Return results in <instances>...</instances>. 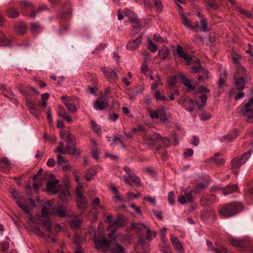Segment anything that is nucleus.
Here are the masks:
<instances>
[{
	"label": "nucleus",
	"mask_w": 253,
	"mask_h": 253,
	"mask_svg": "<svg viewBox=\"0 0 253 253\" xmlns=\"http://www.w3.org/2000/svg\"><path fill=\"white\" fill-rule=\"evenodd\" d=\"M242 205L238 202H231L224 205L219 211L222 218L234 216L242 210Z\"/></svg>",
	"instance_id": "nucleus-1"
},
{
	"label": "nucleus",
	"mask_w": 253,
	"mask_h": 253,
	"mask_svg": "<svg viewBox=\"0 0 253 253\" xmlns=\"http://www.w3.org/2000/svg\"><path fill=\"white\" fill-rule=\"evenodd\" d=\"M252 153V150H249L244 153L241 157H236L231 161V169L235 174H239L240 167L250 158Z\"/></svg>",
	"instance_id": "nucleus-2"
},
{
	"label": "nucleus",
	"mask_w": 253,
	"mask_h": 253,
	"mask_svg": "<svg viewBox=\"0 0 253 253\" xmlns=\"http://www.w3.org/2000/svg\"><path fill=\"white\" fill-rule=\"evenodd\" d=\"M49 213V208L43 206L42 209L41 215L38 216V223L41 224L46 229L47 232H50L52 228V224L51 221L49 219L48 215Z\"/></svg>",
	"instance_id": "nucleus-3"
},
{
	"label": "nucleus",
	"mask_w": 253,
	"mask_h": 253,
	"mask_svg": "<svg viewBox=\"0 0 253 253\" xmlns=\"http://www.w3.org/2000/svg\"><path fill=\"white\" fill-rule=\"evenodd\" d=\"M209 90L204 86H200L195 92L197 99V105L199 109H201L205 104L207 97L205 93L209 92Z\"/></svg>",
	"instance_id": "nucleus-4"
},
{
	"label": "nucleus",
	"mask_w": 253,
	"mask_h": 253,
	"mask_svg": "<svg viewBox=\"0 0 253 253\" xmlns=\"http://www.w3.org/2000/svg\"><path fill=\"white\" fill-rule=\"evenodd\" d=\"M83 187L79 185L76 187V193L77 198V206L79 209L85 210L87 208L88 202L86 198L83 196Z\"/></svg>",
	"instance_id": "nucleus-5"
},
{
	"label": "nucleus",
	"mask_w": 253,
	"mask_h": 253,
	"mask_svg": "<svg viewBox=\"0 0 253 253\" xmlns=\"http://www.w3.org/2000/svg\"><path fill=\"white\" fill-rule=\"evenodd\" d=\"M11 194L12 198L16 200V203L18 206L26 213L31 217V214L30 213V209L27 202L23 199V197L19 198L18 192L16 190H13L11 192Z\"/></svg>",
	"instance_id": "nucleus-6"
},
{
	"label": "nucleus",
	"mask_w": 253,
	"mask_h": 253,
	"mask_svg": "<svg viewBox=\"0 0 253 253\" xmlns=\"http://www.w3.org/2000/svg\"><path fill=\"white\" fill-rule=\"evenodd\" d=\"M93 242L97 250H101L104 253H109L111 242L105 238H98L94 237Z\"/></svg>",
	"instance_id": "nucleus-7"
},
{
	"label": "nucleus",
	"mask_w": 253,
	"mask_h": 253,
	"mask_svg": "<svg viewBox=\"0 0 253 253\" xmlns=\"http://www.w3.org/2000/svg\"><path fill=\"white\" fill-rule=\"evenodd\" d=\"M167 112H150V116L153 119L159 120L164 123L168 122L171 117L170 113Z\"/></svg>",
	"instance_id": "nucleus-8"
},
{
	"label": "nucleus",
	"mask_w": 253,
	"mask_h": 253,
	"mask_svg": "<svg viewBox=\"0 0 253 253\" xmlns=\"http://www.w3.org/2000/svg\"><path fill=\"white\" fill-rule=\"evenodd\" d=\"M101 70L107 79L111 83H114L118 80L117 73L108 67H102Z\"/></svg>",
	"instance_id": "nucleus-9"
},
{
	"label": "nucleus",
	"mask_w": 253,
	"mask_h": 253,
	"mask_svg": "<svg viewBox=\"0 0 253 253\" xmlns=\"http://www.w3.org/2000/svg\"><path fill=\"white\" fill-rule=\"evenodd\" d=\"M59 181L55 178H52L46 183V188L48 191L55 194L60 191V188L58 185Z\"/></svg>",
	"instance_id": "nucleus-10"
},
{
	"label": "nucleus",
	"mask_w": 253,
	"mask_h": 253,
	"mask_svg": "<svg viewBox=\"0 0 253 253\" xmlns=\"http://www.w3.org/2000/svg\"><path fill=\"white\" fill-rule=\"evenodd\" d=\"M93 106L95 110L105 109L108 106L107 94H105L104 95L98 97L94 103Z\"/></svg>",
	"instance_id": "nucleus-11"
},
{
	"label": "nucleus",
	"mask_w": 253,
	"mask_h": 253,
	"mask_svg": "<svg viewBox=\"0 0 253 253\" xmlns=\"http://www.w3.org/2000/svg\"><path fill=\"white\" fill-rule=\"evenodd\" d=\"M161 138V136L159 134L154 133L152 134L145 135L144 136L143 139L145 143L149 146H154L158 141V140Z\"/></svg>",
	"instance_id": "nucleus-12"
},
{
	"label": "nucleus",
	"mask_w": 253,
	"mask_h": 253,
	"mask_svg": "<svg viewBox=\"0 0 253 253\" xmlns=\"http://www.w3.org/2000/svg\"><path fill=\"white\" fill-rule=\"evenodd\" d=\"M61 98L69 111H76L79 109V107L75 104V102H73L74 98L72 97L63 95Z\"/></svg>",
	"instance_id": "nucleus-13"
},
{
	"label": "nucleus",
	"mask_w": 253,
	"mask_h": 253,
	"mask_svg": "<svg viewBox=\"0 0 253 253\" xmlns=\"http://www.w3.org/2000/svg\"><path fill=\"white\" fill-rule=\"evenodd\" d=\"M216 200L214 195H205L203 196L200 200V204L203 207H207L213 204Z\"/></svg>",
	"instance_id": "nucleus-14"
},
{
	"label": "nucleus",
	"mask_w": 253,
	"mask_h": 253,
	"mask_svg": "<svg viewBox=\"0 0 253 253\" xmlns=\"http://www.w3.org/2000/svg\"><path fill=\"white\" fill-rule=\"evenodd\" d=\"M130 175L127 178L126 176L124 177V181L125 183L131 185L130 180L133 182L136 186H140L141 184L140 178L138 177L134 173L130 174Z\"/></svg>",
	"instance_id": "nucleus-15"
},
{
	"label": "nucleus",
	"mask_w": 253,
	"mask_h": 253,
	"mask_svg": "<svg viewBox=\"0 0 253 253\" xmlns=\"http://www.w3.org/2000/svg\"><path fill=\"white\" fill-rule=\"evenodd\" d=\"M66 206L63 205V204H60L55 206L53 208L51 213L56 214L61 217H65L66 215Z\"/></svg>",
	"instance_id": "nucleus-16"
},
{
	"label": "nucleus",
	"mask_w": 253,
	"mask_h": 253,
	"mask_svg": "<svg viewBox=\"0 0 253 253\" xmlns=\"http://www.w3.org/2000/svg\"><path fill=\"white\" fill-rule=\"evenodd\" d=\"M127 222V219L126 216L119 214L117 215L116 219L114 221L112 228L123 227L126 225Z\"/></svg>",
	"instance_id": "nucleus-17"
},
{
	"label": "nucleus",
	"mask_w": 253,
	"mask_h": 253,
	"mask_svg": "<svg viewBox=\"0 0 253 253\" xmlns=\"http://www.w3.org/2000/svg\"><path fill=\"white\" fill-rule=\"evenodd\" d=\"M170 241L177 253H184L182 245L176 236H171L170 237Z\"/></svg>",
	"instance_id": "nucleus-18"
},
{
	"label": "nucleus",
	"mask_w": 253,
	"mask_h": 253,
	"mask_svg": "<svg viewBox=\"0 0 253 253\" xmlns=\"http://www.w3.org/2000/svg\"><path fill=\"white\" fill-rule=\"evenodd\" d=\"M178 201L181 204L191 203L193 201V197L190 193L184 191L183 194L180 193V195L178 198Z\"/></svg>",
	"instance_id": "nucleus-19"
},
{
	"label": "nucleus",
	"mask_w": 253,
	"mask_h": 253,
	"mask_svg": "<svg viewBox=\"0 0 253 253\" xmlns=\"http://www.w3.org/2000/svg\"><path fill=\"white\" fill-rule=\"evenodd\" d=\"M75 145L76 142L67 144L65 148L66 153H68L71 155L79 156L81 154V152L76 149Z\"/></svg>",
	"instance_id": "nucleus-20"
},
{
	"label": "nucleus",
	"mask_w": 253,
	"mask_h": 253,
	"mask_svg": "<svg viewBox=\"0 0 253 253\" xmlns=\"http://www.w3.org/2000/svg\"><path fill=\"white\" fill-rule=\"evenodd\" d=\"M125 16L129 19V21L135 23L136 28H140V25L136 18L135 13L131 10L126 9L124 11Z\"/></svg>",
	"instance_id": "nucleus-21"
},
{
	"label": "nucleus",
	"mask_w": 253,
	"mask_h": 253,
	"mask_svg": "<svg viewBox=\"0 0 253 253\" xmlns=\"http://www.w3.org/2000/svg\"><path fill=\"white\" fill-rule=\"evenodd\" d=\"M229 241H230L231 245L236 248H243L245 247L247 245L246 240L243 239L231 237L229 238Z\"/></svg>",
	"instance_id": "nucleus-22"
},
{
	"label": "nucleus",
	"mask_w": 253,
	"mask_h": 253,
	"mask_svg": "<svg viewBox=\"0 0 253 253\" xmlns=\"http://www.w3.org/2000/svg\"><path fill=\"white\" fill-rule=\"evenodd\" d=\"M180 18L182 21V24L187 28L190 30H194L196 28L199 26L198 23L197 22L193 25H191L189 20L184 14H180Z\"/></svg>",
	"instance_id": "nucleus-23"
},
{
	"label": "nucleus",
	"mask_w": 253,
	"mask_h": 253,
	"mask_svg": "<svg viewBox=\"0 0 253 253\" xmlns=\"http://www.w3.org/2000/svg\"><path fill=\"white\" fill-rule=\"evenodd\" d=\"M10 163L7 158H2L0 161V170L7 173L10 170Z\"/></svg>",
	"instance_id": "nucleus-24"
},
{
	"label": "nucleus",
	"mask_w": 253,
	"mask_h": 253,
	"mask_svg": "<svg viewBox=\"0 0 253 253\" xmlns=\"http://www.w3.org/2000/svg\"><path fill=\"white\" fill-rule=\"evenodd\" d=\"M109 253H125V250L123 246L119 245L118 243L114 244L111 243Z\"/></svg>",
	"instance_id": "nucleus-25"
},
{
	"label": "nucleus",
	"mask_w": 253,
	"mask_h": 253,
	"mask_svg": "<svg viewBox=\"0 0 253 253\" xmlns=\"http://www.w3.org/2000/svg\"><path fill=\"white\" fill-rule=\"evenodd\" d=\"M250 79L248 77H239L235 80V85L239 90H243L246 83L249 82Z\"/></svg>",
	"instance_id": "nucleus-26"
},
{
	"label": "nucleus",
	"mask_w": 253,
	"mask_h": 253,
	"mask_svg": "<svg viewBox=\"0 0 253 253\" xmlns=\"http://www.w3.org/2000/svg\"><path fill=\"white\" fill-rule=\"evenodd\" d=\"M178 77L181 80L184 86L187 87L188 91L193 90L195 89V86L191 84V81L187 79L184 75L180 74Z\"/></svg>",
	"instance_id": "nucleus-27"
},
{
	"label": "nucleus",
	"mask_w": 253,
	"mask_h": 253,
	"mask_svg": "<svg viewBox=\"0 0 253 253\" xmlns=\"http://www.w3.org/2000/svg\"><path fill=\"white\" fill-rule=\"evenodd\" d=\"M99 166H94L89 169L85 173L84 175L85 179L86 181H90L97 172V168Z\"/></svg>",
	"instance_id": "nucleus-28"
},
{
	"label": "nucleus",
	"mask_w": 253,
	"mask_h": 253,
	"mask_svg": "<svg viewBox=\"0 0 253 253\" xmlns=\"http://www.w3.org/2000/svg\"><path fill=\"white\" fill-rule=\"evenodd\" d=\"M142 38V36L140 35L136 39L129 42L126 45V48L130 50L136 49L141 42Z\"/></svg>",
	"instance_id": "nucleus-29"
},
{
	"label": "nucleus",
	"mask_w": 253,
	"mask_h": 253,
	"mask_svg": "<svg viewBox=\"0 0 253 253\" xmlns=\"http://www.w3.org/2000/svg\"><path fill=\"white\" fill-rule=\"evenodd\" d=\"M141 225L146 229V240L148 242L151 241L157 234V232L156 231H152L151 229L148 227L144 225V224H142Z\"/></svg>",
	"instance_id": "nucleus-30"
},
{
	"label": "nucleus",
	"mask_w": 253,
	"mask_h": 253,
	"mask_svg": "<svg viewBox=\"0 0 253 253\" xmlns=\"http://www.w3.org/2000/svg\"><path fill=\"white\" fill-rule=\"evenodd\" d=\"M238 133V130L235 129L231 133L224 135L220 138V140L222 142L231 141L237 137Z\"/></svg>",
	"instance_id": "nucleus-31"
},
{
	"label": "nucleus",
	"mask_w": 253,
	"mask_h": 253,
	"mask_svg": "<svg viewBox=\"0 0 253 253\" xmlns=\"http://www.w3.org/2000/svg\"><path fill=\"white\" fill-rule=\"evenodd\" d=\"M59 198L64 203H66L70 196V193L68 189L65 188L60 190Z\"/></svg>",
	"instance_id": "nucleus-32"
},
{
	"label": "nucleus",
	"mask_w": 253,
	"mask_h": 253,
	"mask_svg": "<svg viewBox=\"0 0 253 253\" xmlns=\"http://www.w3.org/2000/svg\"><path fill=\"white\" fill-rule=\"evenodd\" d=\"M238 189V186L236 184H231L226 186L223 189V193L224 195L232 194Z\"/></svg>",
	"instance_id": "nucleus-33"
},
{
	"label": "nucleus",
	"mask_w": 253,
	"mask_h": 253,
	"mask_svg": "<svg viewBox=\"0 0 253 253\" xmlns=\"http://www.w3.org/2000/svg\"><path fill=\"white\" fill-rule=\"evenodd\" d=\"M240 115L244 116L246 121L250 123H253V112H239Z\"/></svg>",
	"instance_id": "nucleus-34"
},
{
	"label": "nucleus",
	"mask_w": 253,
	"mask_h": 253,
	"mask_svg": "<svg viewBox=\"0 0 253 253\" xmlns=\"http://www.w3.org/2000/svg\"><path fill=\"white\" fill-rule=\"evenodd\" d=\"M100 199L96 197V198H94L92 200V203L91 204V206L93 210H94L96 211V217H97V216L98 215V210H99V207L101 205V204H100Z\"/></svg>",
	"instance_id": "nucleus-35"
},
{
	"label": "nucleus",
	"mask_w": 253,
	"mask_h": 253,
	"mask_svg": "<svg viewBox=\"0 0 253 253\" xmlns=\"http://www.w3.org/2000/svg\"><path fill=\"white\" fill-rule=\"evenodd\" d=\"M212 161L213 163L222 166L224 164V160L221 157V155L219 153H217L214 155L212 158Z\"/></svg>",
	"instance_id": "nucleus-36"
},
{
	"label": "nucleus",
	"mask_w": 253,
	"mask_h": 253,
	"mask_svg": "<svg viewBox=\"0 0 253 253\" xmlns=\"http://www.w3.org/2000/svg\"><path fill=\"white\" fill-rule=\"evenodd\" d=\"M163 83L162 82L161 78L159 75H156V80L151 84V88L153 90L156 91V89L159 85H163Z\"/></svg>",
	"instance_id": "nucleus-37"
},
{
	"label": "nucleus",
	"mask_w": 253,
	"mask_h": 253,
	"mask_svg": "<svg viewBox=\"0 0 253 253\" xmlns=\"http://www.w3.org/2000/svg\"><path fill=\"white\" fill-rule=\"evenodd\" d=\"M57 114L59 117L62 118L68 123H70L72 122V119L66 112H58Z\"/></svg>",
	"instance_id": "nucleus-38"
},
{
	"label": "nucleus",
	"mask_w": 253,
	"mask_h": 253,
	"mask_svg": "<svg viewBox=\"0 0 253 253\" xmlns=\"http://www.w3.org/2000/svg\"><path fill=\"white\" fill-rule=\"evenodd\" d=\"M198 116L202 121H205L210 119L211 115L209 112H199Z\"/></svg>",
	"instance_id": "nucleus-39"
},
{
	"label": "nucleus",
	"mask_w": 253,
	"mask_h": 253,
	"mask_svg": "<svg viewBox=\"0 0 253 253\" xmlns=\"http://www.w3.org/2000/svg\"><path fill=\"white\" fill-rule=\"evenodd\" d=\"M253 109V98H251L244 104V108L242 111H252Z\"/></svg>",
	"instance_id": "nucleus-40"
},
{
	"label": "nucleus",
	"mask_w": 253,
	"mask_h": 253,
	"mask_svg": "<svg viewBox=\"0 0 253 253\" xmlns=\"http://www.w3.org/2000/svg\"><path fill=\"white\" fill-rule=\"evenodd\" d=\"M169 53V50L167 47H164L159 51L160 57L163 59H166Z\"/></svg>",
	"instance_id": "nucleus-41"
},
{
	"label": "nucleus",
	"mask_w": 253,
	"mask_h": 253,
	"mask_svg": "<svg viewBox=\"0 0 253 253\" xmlns=\"http://www.w3.org/2000/svg\"><path fill=\"white\" fill-rule=\"evenodd\" d=\"M236 72L238 78L248 77L247 71L242 66L237 68Z\"/></svg>",
	"instance_id": "nucleus-42"
},
{
	"label": "nucleus",
	"mask_w": 253,
	"mask_h": 253,
	"mask_svg": "<svg viewBox=\"0 0 253 253\" xmlns=\"http://www.w3.org/2000/svg\"><path fill=\"white\" fill-rule=\"evenodd\" d=\"M9 17L11 18H17L19 16V13L14 8H10L7 11Z\"/></svg>",
	"instance_id": "nucleus-43"
},
{
	"label": "nucleus",
	"mask_w": 253,
	"mask_h": 253,
	"mask_svg": "<svg viewBox=\"0 0 253 253\" xmlns=\"http://www.w3.org/2000/svg\"><path fill=\"white\" fill-rule=\"evenodd\" d=\"M234 9L239 12L241 14L244 15L249 18L251 17L252 15L250 12L245 9H242L241 7L238 6H234Z\"/></svg>",
	"instance_id": "nucleus-44"
},
{
	"label": "nucleus",
	"mask_w": 253,
	"mask_h": 253,
	"mask_svg": "<svg viewBox=\"0 0 253 253\" xmlns=\"http://www.w3.org/2000/svg\"><path fill=\"white\" fill-rule=\"evenodd\" d=\"M91 128L93 130L97 135L101 134V130L100 127L97 125L94 121H91Z\"/></svg>",
	"instance_id": "nucleus-45"
},
{
	"label": "nucleus",
	"mask_w": 253,
	"mask_h": 253,
	"mask_svg": "<svg viewBox=\"0 0 253 253\" xmlns=\"http://www.w3.org/2000/svg\"><path fill=\"white\" fill-rule=\"evenodd\" d=\"M206 187L204 183H199L197 184L193 190V192L195 193H200Z\"/></svg>",
	"instance_id": "nucleus-46"
},
{
	"label": "nucleus",
	"mask_w": 253,
	"mask_h": 253,
	"mask_svg": "<svg viewBox=\"0 0 253 253\" xmlns=\"http://www.w3.org/2000/svg\"><path fill=\"white\" fill-rule=\"evenodd\" d=\"M82 222L79 219H76L70 223V226L72 228L77 229L81 225Z\"/></svg>",
	"instance_id": "nucleus-47"
},
{
	"label": "nucleus",
	"mask_w": 253,
	"mask_h": 253,
	"mask_svg": "<svg viewBox=\"0 0 253 253\" xmlns=\"http://www.w3.org/2000/svg\"><path fill=\"white\" fill-rule=\"evenodd\" d=\"M42 100L41 105L42 107H45L47 105V100L49 98V94L47 93H44L42 94Z\"/></svg>",
	"instance_id": "nucleus-48"
},
{
	"label": "nucleus",
	"mask_w": 253,
	"mask_h": 253,
	"mask_svg": "<svg viewBox=\"0 0 253 253\" xmlns=\"http://www.w3.org/2000/svg\"><path fill=\"white\" fill-rule=\"evenodd\" d=\"M211 251L214 252L215 253H227V250L224 247L220 246L217 248H212Z\"/></svg>",
	"instance_id": "nucleus-49"
},
{
	"label": "nucleus",
	"mask_w": 253,
	"mask_h": 253,
	"mask_svg": "<svg viewBox=\"0 0 253 253\" xmlns=\"http://www.w3.org/2000/svg\"><path fill=\"white\" fill-rule=\"evenodd\" d=\"M176 77L173 76L169 78L168 81V86L170 88H172L174 87L176 83Z\"/></svg>",
	"instance_id": "nucleus-50"
},
{
	"label": "nucleus",
	"mask_w": 253,
	"mask_h": 253,
	"mask_svg": "<svg viewBox=\"0 0 253 253\" xmlns=\"http://www.w3.org/2000/svg\"><path fill=\"white\" fill-rule=\"evenodd\" d=\"M154 4L157 11L158 12H161L163 8L161 1L160 0H154Z\"/></svg>",
	"instance_id": "nucleus-51"
},
{
	"label": "nucleus",
	"mask_w": 253,
	"mask_h": 253,
	"mask_svg": "<svg viewBox=\"0 0 253 253\" xmlns=\"http://www.w3.org/2000/svg\"><path fill=\"white\" fill-rule=\"evenodd\" d=\"M155 97L157 100L161 101H167L168 100L167 98L163 95H161L160 92L159 90H156L155 93Z\"/></svg>",
	"instance_id": "nucleus-52"
},
{
	"label": "nucleus",
	"mask_w": 253,
	"mask_h": 253,
	"mask_svg": "<svg viewBox=\"0 0 253 253\" xmlns=\"http://www.w3.org/2000/svg\"><path fill=\"white\" fill-rule=\"evenodd\" d=\"M201 26L200 27V30L206 32L209 31L207 27V22L206 19H203L201 21Z\"/></svg>",
	"instance_id": "nucleus-53"
},
{
	"label": "nucleus",
	"mask_w": 253,
	"mask_h": 253,
	"mask_svg": "<svg viewBox=\"0 0 253 253\" xmlns=\"http://www.w3.org/2000/svg\"><path fill=\"white\" fill-rule=\"evenodd\" d=\"M32 231L37 236L41 237H44V233L38 227H33L32 229Z\"/></svg>",
	"instance_id": "nucleus-54"
},
{
	"label": "nucleus",
	"mask_w": 253,
	"mask_h": 253,
	"mask_svg": "<svg viewBox=\"0 0 253 253\" xmlns=\"http://www.w3.org/2000/svg\"><path fill=\"white\" fill-rule=\"evenodd\" d=\"M26 105L31 109H34L36 107V104L34 101L31 100L29 98H26L25 100Z\"/></svg>",
	"instance_id": "nucleus-55"
},
{
	"label": "nucleus",
	"mask_w": 253,
	"mask_h": 253,
	"mask_svg": "<svg viewBox=\"0 0 253 253\" xmlns=\"http://www.w3.org/2000/svg\"><path fill=\"white\" fill-rule=\"evenodd\" d=\"M64 143L63 142H59V146L56 150L54 151V152H59L63 154H66L65 151L63 150Z\"/></svg>",
	"instance_id": "nucleus-56"
},
{
	"label": "nucleus",
	"mask_w": 253,
	"mask_h": 253,
	"mask_svg": "<svg viewBox=\"0 0 253 253\" xmlns=\"http://www.w3.org/2000/svg\"><path fill=\"white\" fill-rule=\"evenodd\" d=\"M148 48L152 52H156L157 50V47L152 41H149L148 42Z\"/></svg>",
	"instance_id": "nucleus-57"
},
{
	"label": "nucleus",
	"mask_w": 253,
	"mask_h": 253,
	"mask_svg": "<svg viewBox=\"0 0 253 253\" xmlns=\"http://www.w3.org/2000/svg\"><path fill=\"white\" fill-rule=\"evenodd\" d=\"M113 215L112 214L108 215L106 218L104 219V222L106 223H108L109 224V227H112L113 226V224L114 221L113 220Z\"/></svg>",
	"instance_id": "nucleus-58"
},
{
	"label": "nucleus",
	"mask_w": 253,
	"mask_h": 253,
	"mask_svg": "<svg viewBox=\"0 0 253 253\" xmlns=\"http://www.w3.org/2000/svg\"><path fill=\"white\" fill-rule=\"evenodd\" d=\"M168 201L169 202V203L171 205H174L175 203V202H174V194L172 191L169 192L168 195Z\"/></svg>",
	"instance_id": "nucleus-59"
},
{
	"label": "nucleus",
	"mask_w": 253,
	"mask_h": 253,
	"mask_svg": "<svg viewBox=\"0 0 253 253\" xmlns=\"http://www.w3.org/2000/svg\"><path fill=\"white\" fill-rule=\"evenodd\" d=\"M127 94L130 99L133 98L137 94V92L133 89H129L127 90Z\"/></svg>",
	"instance_id": "nucleus-60"
},
{
	"label": "nucleus",
	"mask_w": 253,
	"mask_h": 253,
	"mask_svg": "<svg viewBox=\"0 0 253 253\" xmlns=\"http://www.w3.org/2000/svg\"><path fill=\"white\" fill-rule=\"evenodd\" d=\"M154 40L158 42H167V39L162 38L159 35L155 34L154 36Z\"/></svg>",
	"instance_id": "nucleus-61"
},
{
	"label": "nucleus",
	"mask_w": 253,
	"mask_h": 253,
	"mask_svg": "<svg viewBox=\"0 0 253 253\" xmlns=\"http://www.w3.org/2000/svg\"><path fill=\"white\" fill-rule=\"evenodd\" d=\"M176 52L178 56L180 57H182L185 54L183 51L182 47L179 45H177Z\"/></svg>",
	"instance_id": "nucleus-62"
},
{
	"label": "nucleus",
	"mask_w": 253,
	"mask_h": 253,
	"mask_svg": "<svg viewBox=\"0 0 253 253\" xmlns=\"http://www.w3.org/2000/svg\"><path fill=\"white\" fill-rule=\"evenodd\" d=\"M67 161L64 159V157H62L59 155H57V164L59 165H63L66 163Z\"/></svg>",
	"instance_id": "nucleus-63"
},
{
	"label": "nucleus",
	"mask_w": 253,
	"mask_h": 253,
	"mask_svg": "<svg viewBox=\"0 0 253 253\" xmlns=\"http://www.w3.org/2000/svg\"><path fill=\"white\" fill-rule=\"evenodd\" d=\"M76 142L74 137L70 133H68L67 135V143L71 144Z\"/></svg>",
	"instance_id": "nucleus-64"
}]
</instances>
